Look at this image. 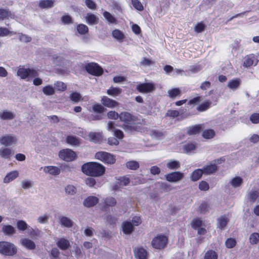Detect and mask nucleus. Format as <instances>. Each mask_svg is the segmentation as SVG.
Masks as SVG:
<instances>
[{
	"instance_id": "72a5a7b5",
	"label": "nucleus",
	"mask_w": 259,
	"mask_h": 259,
	"mask_svg": "<svg viewBox=\"0 0 259 259\" xmlns=\"http://www.w3.org/2000/svg\"><path fill=\"white\" fill-rule=\"evenodd\" d=\"M166 166L169 169H176L180 167V163L178 160H170L167 161Z\"/></svg>"
},
{
	"instance_id": "e2e57ef3",
	"label": "nucleus",
	"mask_w": 259,
	"mask_h": 259,
	"mask_svg": "<svg viewBox=\"0 0 259 259\" xmlns=\"http://www.w3.org/2000/svg\"><path fill=\"white\" fill-rule=\"evenodd\" d=\"M61 21L64 24H70L73 23L71 17L68 15L63 16L61 17Z\"/></svg>"
},
{
	"instance_id": "5701e85b",
	"label": "nucleus",
	"mask_w": 259,
	"mask_h": 259,
	"mask_svg": "<svg viewBox=\"0 0 259 259\" xmlns=\"http://www.w3.org/2000/svg\"><path fill=\"white\" fill-rule=\"evenodd\" d=\"M85 20L89 25L97 24L99 22V18L94 14L88 13L85 16Z\"/></svg>"
},
{
	"instance_id": "4be33fe9",
	"label": "nucleus",
	"mask_w": 259,
	"mask_h": 259,
	"mask_svg": "<svg viewBox=\"0 0 259 259\" xmlns=\"http://www.w3.org/2000/svg\"><path fill=\"white\" fill-rule=\"evenodd\" d=\"M21 243L23 246L29 250H33L36 247L35 243L31 240L27 238L21 239Z\"/></svg>"
},
{
	"instance_id": "f8f14e48",
	"label": "nucleus",
	"mask_w": 259,
	"mask_h": 259,
	"mask_svg": "<svg viewBox=\"0 0 259 259\" xmlns=\"http://www.w3.org/2000/svg\"><path fill=\"white\" fill-rule=\"evenodd\" d=\"M134 252L136 259H147L148 252L143 247H136L134 249Z\"/></svg>"
},
{
	"instance_id": "bb28decb",
	"label": "nucleus",
	"mask_w": 259,
	"mask_h": 259,
	"mask_svg": "<svg viewBox=\"0 0 259 259\" xmlns=\"http://www.w3.org/2000/svg\"><path fill=\"white\" fill-rule=\"evenodd\" d=\"M2 231L6 235L11 236L16 233L15 228L10 225H4L2 228Z\"/></svg>"
},
{
	"instance_id": "473e14b6",
	"label": "nucleus",
	"mask_w": 259,
	"mask_h": 259,
	"mask_svg": "<svg viewBox=\"0 0 259 259\" xmlns=\"http://www.w3.org/2000/svg\"><path fill=\"white\" fill-rule=\"evenodd\" d=\"M12 13L7 9H0V20L8 19L12 18Z\"/></svg>"
},
{
	"instance_id": "3c124183",
	"label": "nucleus",
	"mask_w": 259,
	"mask_h": 259,
	"mask_svg": "<svg viewBox=\"0 0 259 259\" xmlns=\"http://www.w3.org/2000/svg\"><path fill=\"white\" fill-rule=\"evenodd\" d=\"M214 135L215 133L214 131L211 129L204 131L202 134L203 137L206 139H211L214 136Z\"/></svg>"
},
{
	"instance_id": "39448f33",
	"label": "nucleus",
	"mask_w": 259,
	"mask_h": 259,
	"mask_svg": "<svg viewBox=\"0 0 259 259\" xmlns=\"http://www.w3.org/2000/svg\"><path fill=\"white\" fill-rule=\"evenodd\" d=\"M84 68L88 73L96 76H101L104 72L103 68L98 63L95 62L86 64Z\"/></svg>"
},
{
	"instance_id": "f257e3e1",
	"label": "nucleus",
	"mask_w": 259,
	"mask_h": 259,
	"mask_svg": "<svg viewBox=\"0 0 259 259\" xmlns=\"http://www.w3.org/2000/svg\"><path fill=\"white\" fill-rule=\"evenodd\" d=\"M81 170L87 176L99 177L105 174V167L101 163L96 162H89L82 165Z\"/></svg>"
},
{
	"instance_id": "423d86ee",
	"label": "nucleus",
	"mask_w": 259,
	"mask_h": 259,
	"mask_svg": "<svg viewBox=\"0 0 259 259\" xmlns=\"http://www.w3.org/2000/svg\"><path fill=\"white\" fill-rule=\"evenodd\" d=\"M168 238L167 236L163 235H158L152 239L151 245L155 249H161L166 246Z\"/></svg>"
},
{
	"instance_id": "13d9d810",
	"label": "nucleus",
	"mask_w": 259,
	"mask_h": 259,
	"mask_svg": "<svg viewBox=\"0 0 259 259\" xmlns=\"http://www.w3.org/2000/svg\"><path fill=\"white\" fill-rule=\"evenodd\" d=\"M16 32L10 31L5 27H0V36H5L8 35L15 34Z\"/></svg>"
},
{
	"instance_id": "c9c22d12",
	"label": "nucleus",
	"mask_w": 259,
	"mask_h": 259,
	"mask_svg": "<svg viewBox=\"0 0 259 259\" xmlns=\"http://www.w3.org/2000/svg\"><path fill=\"white\" fill-rule=\"evenodd\" d=\"M77 31L81 35H84L88 33V27L83 24H78L76 26Z\"/></svg>"
},
{
	"instance_id": "6e6552de",
	"label": "nucleus",
	"mask_w": 259,
	"mask_h": 259,
	"mask_svg": "<svg viewBox=\"0 0 259 259\" xmlns=\"http://www.w3.org/2000/svg\"><path fill=\"white\" fill-rule=\"evenodd\" d=\"M156 88L153 83H141L137 86V89L142 93H149L155 91Z\"/></svg>"
},
{
	"instance_id": "c03bdc74",
	"label": "nucleus",
	"mask_w": 259,
	"mask_h": 259,
	"mask_svg": "<svg viewBox=\"0 0 259 259\" xmlns=\"http://www.w3.org/2000/svg\"><path fill=\"white\" fill-rule=\"evenodd\" d=\"M150 135L153 139L156 140H160L164 136V134L163 132L156 130L152 131L150 133Z\"/></svg>"
},
{
	"instance_id": "8fccbe9b",
	"label": "nucleus",
	"mask_w": 259,
	"mask_h": 259,
	"mask_svg": "<svg viewBox=\"0 0 259 259\" xmlns=\"http://www.w3.org/2000/svg\"><path fill=\"white\" fill-rule=\"evenodd\" d=\"M211 104V102L210 101H206L201 105L198 106L197 108V109L199 111H204L209 108L210 105Z\"/></svg>"
},
{
	"instance_id": "9d476101",
	"label": "nucleus",
	"mask_w": 259,
	"mask_h": 259,
	"mask_svg": "<svg viewBox=\"0 0 259 259\" xmlns=\"http://www.w3.org/2000/svg\"><path fill=\"white\" fill-rule=\"evenodd\" d=\"M142 126L141 119L131 115V133L132 131L142 132Z\"/></svg>"
},
{
	"instance_id": "393cba45",
	"label": "nucleus",
	"mask_w": 259,
	"mask_h": 259,
	"mask_svg": "<svg viewBox=\"0 0 259 259\" xmlns=\"http://www.w3.org/2000/svg\"><path fill=\"white\" fill-rule=\"evenodd\" d=\"M203 171V174L210 175L215 172L217 169V166L215 163H210L203 167L202 169Z\"/></svg>"
},
{
	"instance_id": "603ef678",
	"label": "nucleus",
	"mask_w": 259,
	"mask_h": 259,
	"mask_svg": "<svg viewBox=\"0 0 259 259\" xmlns=\"http://www.w3.org/2000/svg\"><path fill=\"white\" fill-rule=\"evenodd\" d=\"M92 108L94 112L98 113H102L105 110V108L102 105L98 103L93 105Z\"/></svg>"
},
{
	"instance_id": "052dcab7",
	"label": "nucleus",
	"mask_w": 259,
	"mask_h": 259,
	"mask_svg": "<svg viewBox=\"0 0 259 259\" xmlns=\"http://www.w3.org/2000/svg\"><path fill=\"white\" fill-rule=\"evenodd\" d=\"M202 221L199 219H194L191 223L192 228L195 229L200 228L202 225Z\"/></svg>"
},
{
	"instance_id": "864d4df0",
	"label": "nucleus",
	"mask_w": 259,
	"mask_h": 259,
	"mask_svg": "<svg viewBox=\"0 0 259 259\" xmlns=\"http://www.w3.org/2000/svg\"><path fill=\"white\" fill-rule=\"evenodd\" d=\"M132 4L135 9L139 11L144 10V7L139 0H132Z\"/></svg>"
},
{
	"instance_id": "7ed1b4c3",
	"label": "nucleus",
	"mask_w": 259,
	"mask_h": 259,
	"mask_svg": "<svg viewBox=\"0 0 259 259\" xmlns=\"http://www.w3.org/2000/svg\"><path fill=\"white\" fill-rule=\"evenodd\" d=\"M16 246L12 243L7 241L0 242V253L3 254L12 256L17 253Z\"/></svg>"
},
{
	"instance_id": "b1692460",
	"label": "nucleus",
	"mask_w": 259,
	"mask_h": 259,
	"mask_svg": "<svg viewBox=\"0 0 259 259\" xmlns=\"http://www.w3.org/2000/svg\"><path fill=\"white\" fill-rule=\"evenodd\" d=\"M18 176L19 173L17 171H12L9 172L4 178V182L5 183H8L17 178Z\"/></svg>"
},
{
	"instance_id": "774afa93",
	"label": "nucleus",
	"mask_w": 259,
	"mask_h": 259,
	"mask_svg": "<svg viewBox=\"0 0 259 259\" xmlns=\"http://www.w3.org/2000/svg\"><path fill=\"white\" fill-rule=\"evenodd\" d=\"M205 26L202 23H198L194 27V30L197 33H200L204 30Z\"/></svg>"
},
{
	"instance_id": "6e6d98bb",
	"label": "nucleus",
	"mask_w": 259,
	"mask_h": 259,
	"mask_svg": "<svg viewBox=\"0 0 259 259\" xmlns=\"http://www.w3.org/2000/svg\"><path fill=\"white\" fill-rule=\"evenodd\" d=\"M236 244V239L233 238H230L227 239L225 242L226 246L228 248H233Z\"/></svg>"
},
{
	"instance_id": "37998d69",
	"label": "nucleus",
	"mask_w": 259,
	"mask_h": 259,
	"mask_svg": "<svg viewBox=\"0 0 259 259\" xmlns=\"http://www.w3.org/2000/svg\"><path fill=\"white\" fill-rule=\"evenodd\" d=\"M104 203V207L106 208L107 206H113L115 205L116 204V201L114 198L109 197L105 198Z\"/></svg>"
},
{
	"instance_id": "a19ab883",
	"label": "nucleus",
	"mask_w": 259,
	"mask_h": 259,
	"mask_svg": "<svg viewBox=\"0 0 259 259\" xmlns=\"http://www.w3.org/2000/svg\"><path fill=\"white\" fill-rule=\"evenodd\" d=\"M259 196V192L257 190H251L248 195V200L252 202H254Z\"/></svg>"
},
{
	"instance_id": "aec40b11",
	"label": "nucleus",
	"mask_w": 259,
	"mask_h": 259,
	"mask_svg": "<svg viewBox=\"0 0 259 259\" xmlns=\"http://www.w3.org/2000/svg\"><path fill=\"white\" fill-rule=\"evenodd\" d=\"M66 143L70 145L78 146L80 143V139L73 136H67L66 138Z\"/></svg>"
},
{
	"instance_id": "0eeeda50",
	"label": "nucleus",
	"mask_w": 259,
	"mask_h": 259,
	"mask_svg": "<svg viewBox=\"0 0 259 259\" xmlns=\"http://www.w3.org/2000/svg\"><path fill=\"white\" fill-rule=\"evenodd\" d=\"M17 75L22 79H25L28 77H35L38 76V73L36 70L33 69L20 67L18 69Z\"/></svg>"
},
{
	"instance_id": "4468645a",
	"label": "nucleus",
	"mask_w": 259,
	"mask_h": 259,
	"mask_svg": "<svg viewBox=\"0 0 259 259\" xmlns=\"http://www.w3.org/2000/svg\"><path fill=\"white\" fill-rule=\"evenodd\" d=\"M102 104L108 108H114L118 105V103L107 96H103L101 99Z\"/></svg>"
},
{
	"instance_id": "7c9ffc66",
	"label": "nucleus",
	"mask_w": 259,
	"mask_h": 259,
	"mask_svg": "<svg viewBox=\"0 0 259 259\" xmlns=\"http://www.w3.org/2000/svg\"><path fill=\"white\" fill-rule=\"evenodd\" d=\"M122 92V89L120 88H114L111 87L107 91V94L111 96H116L119 95Z\"/></svg>"
},
{
	"instance_id": "a18cd8bd",
	"label": "nucleus",
	"mask_w": 259,
	"mask_h": 259,
	"mask_svg": "<svg viewBox=\"0 0 259 259\" xmlns=\"http://www.w3.org/2000/svg\"><path fill=\"white\" fill-rule=\"evenodd\" d=\"M60 222L62 226L67 228H70L73 226L72 221L66 217H62L60 219Z\"/></svg>"
},
{
	"instance_id": "680f3d73",
	"label": "nucleus",
	"mask_w": 259,
	"mask_h": 259,
	"mask_svg": "<svg viewBox=\"0 0 259 259\" xmlns=\"http://www.w3.org/2000/svg\"><path fill=\"white\" fill-rule=\"evenodd\" d=\"M196 148L193 143H188L184 145L183 150L186 153H188L194 150Z\"/></svg>"
},
{
	"instance_id": "f704fd0d",
	"label": "nucleus",
	"mask_w": 259,
	"mask_h": 259,
	"mask_svg": "<svg viewBox=\"0 0 259 259\" xmlns=\"http://www.w3.org/2000/svg\"><path fill=\"white\" fill-rule=\"evenodd\" d=\"M15 115L11 112L4 111L0 113V118L3 120H10L14 118Z\"/></svg>"
},
{
	"instance_id": "338daca9",
	"label": "nucleus",
	"mask_w": 259,
	"mask_h": 259,
	"mask_svg": "<svg viewBox=\"0 0 259 259\" xmlns=\"http://www.w3.org/2000/svg\"><path fill=\"white\" fill-rule=\"evenodd\" d=\"M140 63L141 65L144 67H148L151 65L153 64L154 62L150 59H147L146 58H143L141 61Z\"/></svg>"
},
{
	"instance_id": "cd10ccee",
	"label": "nucleus",
	"mask_w": 259,
	"mask_h": 259,
	"mask_svg": "<svg viewBox=\"0 0 259 259\" xmlns=\"http://www.w3.org/2000/svg\"><path fill=\"white\" fill-rule=\"evenodd\" d=\"M90 140L94 143H100L102 140V136L98 133H90L89 134Z\"/></svg>"
},
{
	"instance_id": "a878e982",
	"label": "nucleus",
	"mask_w": 259,
	"mask_h": 259,
	"mask_svg": "<svg viewBox=\"0 0 259 259\" xmlns=\"http://www.w3.org/2000/svg\"><path fill=\"white\" fill-rule=\"evenodd\" d=\"M45 171L48 172L52 175H58L60 173V169L59 168L54 166H48L45 167Z\"/></svg>"
},
{
	"instance_id": "dca6fc26",
	"label": "nucleus",
	"mask_w": 259,
	"mask_h": 259,
	"mask_svg": "<svg viewBox=\"0 0 259 259\" xmlns=\"http://www.w3.org/2000/svg\"><path fill=\"white\" fill-rule=\"evenodd\" d=\"M108 130L113 131L114 135L118 139H122L124 137L123 133L121 130L115 129L113 121H110L108 122Z\"/></svg>"
},
{
	"instance_id": "412c9836",
	"label": "nucleus",
	"mask_w": 259,
	"mask_h": 259,
	"mask_svg": "<svg viewBox=\"0 0 259 259\" xmlns=\"http://www.w3.org/2000/svg\"><path fill=\"white\" fill-rule=\"evenodd\" d=\"M229 219L226 215H222L219 217L217 220L218 227L221 230H224L226 227Z\"/></svg>"
},
{
	"instance_id": "de8ad7c7",
	"label": "nucleus",
	"mask_w": 259,
	"mask_h": 259,
	"mask_svg": "<svg viewBox=\"0 0 259 259\" xmlns=\"http://www.w3.org/2000/svg\"><path fill=\"white\" fill-rule=\"evenodd\" d=\"M44 94L47 96L53 95L55 93L54 88L51 85H48L42 88Z\"/></svg>"
},
{
	"instance_id": "09e8293b",
	"label": "nucleus",
	"mask_w": 259,
	"mask_h": 259,
	"mask_svg": "<svg viewBox=\"0 0 259 259\" xmlns=\"http://www.w3.org/2000/svg\"><path fill=\"white\" fill-rule=\"evenodd\" d=\"M201 126L200 125H195L190 127L187 131L189 135H194L199 133L201 130Z\"/></svg>"
},
{
	"instance_id": "79ce46f5",
	"label": "nucleus",
	"mask_w": 259,
	"mask_h": 259,
	"mask_svg": "<svg viewBox=\"0 0 259 259\" xmlns=\"http://www.w3.org/2000/svg\"><path fill=\"white\" fill-rule=\"evenodd\" d=\"M103 16L107 20V21L110 23L112 24H116L117 21L115 18L112 16L109 12L107 11H105L103 14Z\"/></svg>"
},
{
	"instance_id": "a211bd4d",
	"label": "nucleus",
	"mask_w": 259,
	"mask_h": 259,
	"mask_svg": "<svg viewBox=\"0 0 259 259\" xmlns=\"http://www.w3.org/2000/svg\"><path fill=\"white\" fill-rule=\"evenodd\" d=\"M56 244L62 250H65L70 246V242L64 238H60L56 242Z\"/></svg>"
},
{
	"instance_id": "20e7f679",
	"label": "nucleus",
	"mask_w": 259,
	"mask_h": 259,
	"mask_svg": "<svg viewBox=\"0 0 259 259\" xmlns=\"http://www.w3.org/2000/svg\"><path fill=\"white\" fill-rule=\"evenodd\" d=\"M58 156L61 160L67 162L73 161L77 158L76 152L69 148L61 150L59 152Z\"/></svg>"
},
{
	"instance_id": "ddd939ff",
	"label": "nucleus",
	"mask_w": 259,
	"mask_h": 259,
	"mask_svg": "<svg viewBox=\"0 0 259 259\" xmlns=\"http://www.w3.org/2000/svg\"><path fill=\"white\" fill-rule=\"evenodd\" d=\"M17 138L10 135H6L0 138V143L5 146H8L16 143Z\"/></svg>"
},
{
	"instance_id": "e433bc0d",
	"label": "nucleus",
	"mask_w": 259,
	"mask_h": 259,
	"mask_svg": "<svg viewBox=\"0 0 259 259\" xmlns=\"http://www.w3.org/2000/svg\"><path fill=\"white\" fill-rule=\"evenodd\" d=\"M112 34L114 38L119 41H121L124 37V35L123 32L118 29L113 30Z\"/></svg>"
},
{
	"instance_id": "c756f323",
	"label": "nucleus",
	"mask_w": 259,
	"mask_h": 259,
	"mask_svg": "<svg viewBox=\"0 0 259 259\" xmlns=\"http://www.w3.org/2000/svg\"><path fill=\"white\" fill-rule=\"evenodd\" d=\"M38 6L41 9L52 8L54 6V2L52 0H41L39 2Z\"/></svg>"
},
{
	"instance_id": "bf43d9fd",
	"label": "nucleus",
	"mask_w": 259,
	"mask_h": 259,
	"mask_svg": "<svg viewBox=\"0 0 259 259\" xmlns=\"http://www.w3.org/2000/svg\"><path fill=\"white\" fill-rule=\"evenodd\" d=\"M70 98L72 101L77 103L81 100V97L80 94L77 92H73L70 94Z\"/></svg>"
},
{
	"instance_id": "ea45409f",
	"label": "nucleus",
	"mask_w": 259,
	"mask_h": 259,
	"mask_svg": "<svg viewBox=\"0 0 259 259\" xmlns=\"http://www.w3.org/2000/svg\"><path fill=\"white\" fill-rule=\"evenodd\" d=\"M167 93L170 98H175L181 96V91L179 88H174L168 90Z\"/></svg>"
},
{
	"instance_id": "c85d7f7f",
	"label": "nucleus",
	"mask_w": 259,
	"mask_h": 259,
	"mask_svg": "<svg viewBox=\"0 0 259 259\" xmlns=\"http://www.w3.org/2000/svg\"><path fill=\"white\" fill-rule=\"evenodd\" d=\"M12 154L11 150L8 148L0 149V156L3 158L9 159Z\"/></svg>"
},
{
	"instance_id": "0e129e2a",
	"label": "nucleus",
	"mask_w": 259,
	"mask_h": 259,
	"mask_svg": "<svg viewBox=\"0 0 259 259\" xmlns=\"http://www.w3.org/2000/svg\"><path fill=\"white\" fill-rule=\"evenodd\" d=\"M117 180V183L120 186H126L130 183V179L125 177H120Z\"/></svg>"
},
{
	"instance_id": "49530a36",
	"label": "nucleus",
	"mask_w": 259,
	"mask_h": 259,
	"mask_svg": "<svg viewBox=\"0 0 259 259\" xmlns=\"http://www.w3.org/2000/svg\"><path fill=\"white\" fill-rule=\"evenodd\" d=\"M204 259H218V254L213 250H209L205 253Z\"/></svg>"
},
{
	"instance_id": "2f4dec72",
	"label": "nucleus",
	"mask_w": 259,
	"mask_h": 259,
	"mask_svg": "<svg viewBox=\"0 0 259 259\" xmlns=\"http://www.w3.org/2000/svg\"><path fill=\"white\" fill-rule=\"evenodd\" d=\"M203 174V171L202 169H197L192 173L191 180L192 181H196L201 178Z\"/></svg>"
},
{
	"instance_id": "4d7b16f0",
	"label": "nucleus",
	"mask_w": 259,
	"mask_h": 259,
	"mask_svg": "<svg viewBox=\"0 0 259 259\" xmlns=\"http://www.w3.org/2000/svg\"><path fill=\"white\" fill-rule=\"evenodd\" d=\"M259 241V234L257 233L251 234L249 237V242L251 244H256Z\"/></svg>"
},
{
	"instance_id": "5fc2aeb1",
	"label": "nucleus",
	"mask_w": 259,
	"mask_h": 259,
	"mask_svg": "<svg viewBox=\"0 0 259 259\" xmlns=\"http://www.w3.org/2000/svg\"><path fill=\"white\" fill-rule=\"evenodd\" d=\"M17 227L19 230L24 231L27 229L28 225L24 221L19 220L17 223Z\"/></svg>"
},
{
	"instance_id": "1a4fd4ad",
	"label": "nucleus",
	"mask_w": 259,
	"mask_h": 259,
	"mask_svg": "<svg viewBox=\"0 0 259 259\" xmlns=\"http://www.w3.org/2000/svg\"><path fill=\"white\" fill-rule=\"evenodd\" d=\"M184 177L183 173L180 171L171 172L165 175L166 180L170 182L176 183L181 180Z\"/></svg>"
},
{
	"instance_id": "58836bf2",
	"label": "nucleus",
	"mask_w": 259,
	"mask_h": 259,
	"mask_svg": "<svg viewBox=\"0 0 259 259\" xmlns=\"http://www.w3.org/2000/svg\"><path fill=\"white\" fill-rule=\"evenodd\" d=\"M120 120L122 121L125 122L127 124L126 125L128 128L130 127V113L128 112H122L120 115H119V117Z\"/></svg>"
},
{
	"instance_id": "f3484780",
	"label": "nucleus",
	"mask_w": 259,
	"mask_h": 259,
	"mask_svg": "<svg viewBox=\"0 0 259 259\" xmlns=\"http://www.w3.org/2000/svg\"><path fill=\"white\" fill-rule=\"evenodd\" d=\"M99 202L98 198L96 196H89L83 201V205L87 207H91L95 206Z\"/></svg>"
},
{
	"instance_id": "9b49d317",
	"label": "nucleus",
	"mask_w": 259,
	"mask_h": 259,
	"mask_svg": "<svg viewBox=\"0 0 259 259\" xmlns=\"http://www.w3.org/2000/svg\"><path fill=\"white\" fill-rule=\"evenodd\" d=\"M258 62L257 57L254 55H250L246 56L244 58L243 62V66L248 68L252 65L256 66Z\"/></svg>"
},
{
	"instance_id": "4c0bfd02",
	"label": "nucleus",
	"mask_w": 259,
	"mask_h": 259,
	"mask_svg": "<svg viewBox=\"0 0 259 259\" xmlns=\"http://www.w3.org/2000/svg\"><path fill=\"white\" fill-rule=\"evenodd\" d=\"M142 221L139 216L133 217L132 221H131V233L133 231V226H137L141 224Z\"/></svg>"
},
{
	"instance_id": "69168bd1",
	"label": "nucleus",
	"mask_w": 259,
	"mask_h": 259,
	"mask_svg": "<svg viewBox=\"0 0 259 259\" xmlns=\"http://www.w3.org/2000/svg\"><path fill=\"white\" fill-rule=\"evenodd\" d=\"M55 85L57 90L61 91H64L66 90L67 88L66 85L61 81H57L55 83Z\"/></svg>"
},
{
	"instance_id": "2eb2a0df",
	"label": "nucleus",
	"mask_w": 259,
	"mask_h": 259,
	"mask_svg": "<svg viewBox=\"0 0 259 259\" xmlns=\"http://www.w3.org/2000/svg\"><path fill=\"white\" fill-rule=\"evenodd\" d=\"M243 183V179L239 176H235L232 178L229 182V184L235 189L240 188Z\"/></svg>"
},
{
	"instance_id": "6ab92c4d",
	"label": "nucleus",
	"mask_w": 259,
	"mask_h": 259,
	"mask_svg": "<svg viewBox=\"0 0 259 259\" xmlns=\"http://www.w3.org/2000/svg\"><path fill=\"white\" fill-rule=\"evenodd\" d=\"M241 79L239 78H236L228 81L227 86L230 89L235 91L238 89L241 84Z\"/></svg>"
},
{
	"instance_id": "f03ea898",
	"label": "nucleus",
	"mask_w": 259,
	"mask_h": 259,
	"mask_svg": "<svg viewBox=\"0 0 259 259\" xmlns=\"http://www.w3.org/2000/svg\"><path fill=\"white\" fill-rule=\"evenodd\" d=\"M95 157L97 159L107 164H113L116 162V157L114 155L105 151L96 152Z\"/></svg>"
}]
</instances>
